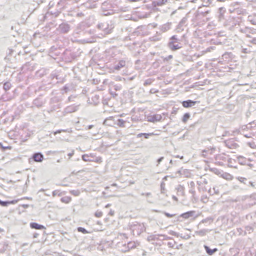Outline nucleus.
Returning <instances> with one entry per match:
<instances>
[{"label": "nucleus", "mask_w": 256, "mask_h": 256, "mask_svg": "<svg viewBox=\"0 0 256 256\" xmlns=\"http://www.w3.org/2000/svg\"><path fill=\"white\" fill-rule=\"evenodd\" d=\"M155 134L153 132L152 133H140L138 134V138H141L142 136H144L145 138H148L150 136H154Z\"/></svg>", "instance_id": "6e6552de"}, {"label": "nucleus", "mask_w": 256, "mask_h": 256, "mask_svg": "<svg viewBox=\"0 0 256 256\" xmlns=\"http://www.w3.org/2000/svg\"><path fill=\"white\" fill-rule=\"evenodd\" d=\"M10 88V84L9 82H7L4 84V88L6 90H8Z\"/></svg>", "instance_id": "9b49d317"}, {"label": "nucleus", "mask_w": 256, "mask_h": 256, "mask_svg": "<svg viewBox=\"0 0 256 256\" xmlns=\"http://www.w3.org/2000/svg\"><path fill=\"white\" fill-rule=\"evenodd\" d=\"M164 214L166 216H167L168 218H172L173 216H174V214H168V212H165L164 213Z\"/></svg>", "instance_id": "dca6fc26"}, {"label": "nucleus", "mask_w": 256, "mask_h": 256, "mask_svg": "<svg viewBox=\"0 0 256 256\" xmlns=\"http://www.w3.org/2000/svg\"><path fill=\"white\" fill-rule=\"evenodd\" d=\"M0 146H2L4 149H5V148L9 149V150H10V146H8V147H6V148H4V147H2V144H1L0 142Z\"/></svg>", "instance_id": "f3484780"}, {"label": "nucleus", "mask_w": 256, "mask_h": 256, "mask_svg": "<svg viewBox=\"0 0 256 256\" xmlns=\"http://www.w3.org/2000/svg\"><path fill=\"white\" fill-rule=\"evenodd\" d=\"M204 248L206 252L209 255H212L214 253L218 251V249L215 248L213 250H210L208 246H204Z\"/></svg>", "instance_id": "0eeeda50"}, {"label": "nucleus", "mask_w": 256, "mask_h": 256, "mask_svg": "<svg viewBox=\"0 0 256 256\" xmlns=\"http://www.w3.org/2000/svg\"><path fill=\"white\" fill-rule=\"evenodd\" d=\"M124 62L122 61L120 62V65H118L115 68L116 70H119L120 68H122L124 66Z\"/></svg>", "instance_id": "f8f14e48"}, {"label": "nucleus", "mask_w": 256, "mask_h": 256, "mask_svg": "<svg viewBox=\"0 0 256 256\" xmlns=\"http://www.w3.org/2000/svg\"><path fill=\"white\" fill-rule=\"evenodd\" d=\"M62 131H64V130H58L57 132H54V134H58V133H60V132H62Z\"/></svg>", "instance_id": "a211bd4d"}, {"label": "nucleus", "mask_w": 256, "mask_h": 256, "mask_svg": "<svg viewBox=\"0 0 256 256\" xmlns=\"http://www.w3.org/2000/svg\"><path fill=\"white\" fill-rule=\"evenodd\" d=\"M190 117V114L188 113L185 114L182 117V122L184 123L186 122L189 119Z\"/></svg>", "instance_id": "1a4fd4ad"}, {"label": "nucleus", "mask_w": 256, "mask_h": 256, "mask_svg": "<svg viewBox=\"0 0 256 256\" xmlns=\"http://www.w3.org/2000/svg\"><path fill=\"white\" fill-rule=\"evenodd\" d=\"M18 202V200H12L11 201H6V202H3L0 200V205L3 206H6L8 204H15L17 203Z\"/></svg>", "instance_id": "20e7f679"}, {"label": "nucleus", "mask_w": 256, "mask_h": 256, "mask_svg": "<svg viewBox=\"0 0 256 256\" xmlns=\"http://www.w3.org/2000/svg\"><path fill=\"white\" fill-rule=\"evenodd\" d=\"M102 216V212H96L95 213V216L97 218H100Z\"/></svg>", "instance_id": "ddd939ff"}, {"label": "nucleus", "mask_w": 256, "mask_h": 256, "mask_svg": "<svg viewBox=\"0 0 256 256\" xmlns=\"http://www.w3.org/2000/svg\"><path fill=\"white\" fill-rule=\"evenodd\" d=\"M194 212V211L188 212L182 214L180 215V216L185 219H186V218H188L192 216Z\"/></svg>", "instance_id": "39448f33"}, {"label": "nucleus", "mask_w": 256, "mask_h": 256, "mask_svg": "<svg viewBox=\"0 0 256 256\" xmlns=\"http://www.w3.org/2000/svg\"><path fill=\"white\" fill-rule=\"evenodd\" d=\"M33 158L35 162H41L44 158V156L42 154L40 153H36L34 154Z\"/></svg>", "instance_id": "7ed1b4c3"}, {"label": "nucleus", "mask_w": 256, "mask_h": 256, "mask_svg": "<svg viewBox=\"0 0 256 256\" xmlns=\"http://www.w3.org/2000/svg\"><path fill=\"white\" fill-rule=\"evenodd\" d=\"M196 102L192 100H188L182 102V106L185 108H188L194 105Z\"/></svg>", "instance_id": "f257e3e1"}, {"label": "nucleus", "mask_w": 256, "mask_h": 256, "mask_svg": "<svg viewBox=\"0 0 256 256\" xmlns=\"http://www.w3.org/2000/svg\"><path fill=\"white\" fill-rule=\"evenodd\" d=\"M30 227L32 228L36 229V230H44L46 229L44 226L36 222H32L30 224Z\"/></svg>", "instance_id": "f03ea898"}, {"label": "nucleus", "mask_w": 256, "mask_h": 256, "mask_svg": "<svg viewBox=\"0 0 256 256\" xmlns=\"http://www.w3.org/2000/svg\"><path fill=\"white\" fill-rule=\"evenodd\" d=\"M78 230L79 232H81L83 234H88V232L85 228H82V227L78 228Z\"/></svg>", "instance_id": "9d476101"}, {"label": "nucleus", "mask_w": 256, "mask_h": 256, "mask_svg": "<svg viewBox=\"0 0 256 256\" xmlns=\"http://www.w3.org/2000/svg\"><path fill=\"white\" fill-rule=\"evenodd\" d=\"M180 47L178 46H174V45H173L172 47H171V50H176L178 48H180Z\"/></svg>", "instance_id": "4468645a"}, {"label": "nucleus", "mask_w": 256, "mask_h": 256, "mask_svg": "<svg viewBox=\"0 0 256 256\" xmlns=\"http://www.w3.org/2000/svg\"><path fill=\"white\" fill-rule=\"evenodd\" d=\"M60 200L62 202L67 204L71 202L72 198L70 196H64L61 198Z\"/></svg>", "instance_id": "423d86ee"}, {"label": "nucleus", "mask_w": 256, "mask_h": 256, "mask_svg": "<svg viewBox=\"0 0 256 256\" xmlns=\"http://www.w3.org/2000/svg\"><path fill=\"white\" fill-rule=\"evenodd\" d=\"M88 155H84L82 156V160L86 162L88 161L89 160L88 159Z\"/></svg>", "instance_id": "2eb2a0df"}]
</instances>
